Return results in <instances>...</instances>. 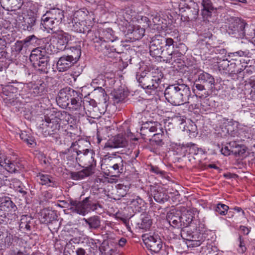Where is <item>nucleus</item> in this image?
Returning a JSON list of instances; mask_svg holds the SVG:
<instances>
[{"instance_id":"1","label":"nucleus","mask_w":255,"mask_h":255,"mask_svg":"<svg viewBox=\"0 0 255 255\" xmlns=\"http://www.w3.org/2000/svg\"><path fill=\"white\" fill-rule=\"evenodd\" d=\"M166 100L174 106H179L185 103L190 104L189 108L199 109L202 106L198 98L204 99L208 96L207 93L200 94L197 91L195 95L191 96V91L188 86L183 83H176L168 86L164 91Z\"/></svg>"},{"instance_id":"2","label":"nucleus","mask_w":255,"mask_h":255,"mask_svg":"<svg viewBox=\"0 0 255 255\" xmlns=\"http://www.w3.org/2000/svg\"><path fill=\"white\" fill-rule=\"evenodd\" d=\"M39 129L44 136L58 137L61 131L60 122L64 124H75L76 119L65 111H47L41 117Z\"/></svg>"},{"instance_id":"3","label":"nucleus","mask_w":255,"mask_h":255,"mask_svg":"<svg viewBox=\"0 0 255 255\" xmlns=\"http://www.w3.org/2000/svg\"><path fill=\"white\" fill-rule=\"evenodd\" d=\"M163 74L161 70L157 68L145 69L140 74H136V78L140 85L143 89L160 91L163 84H161Z\"/></svg>"},{"instance_id":"4","label":"nucleus","mask_w":255,"mask_h":255,"mask_svg":"<svg viewBox=\"0 0 255 255\" xmlns=\"http://www.w3.org/2000/svg\"><path fill=\"white\" fill-rule=\"evenodd\" d=\"M220 128L222 132L220 133L223 136L230 135L232 137H238V140H245L249 138L246 135L247 128L246 127L241 128V126L237 122L233 120H229L223 118L220 120Z\"/></svg>"},{"instance_id":"5","label":"nucleus","mask_w":255,"mask_h":255,"mask_svg":"<svg viewBox=\"0 0 255 255\" xmlns=\"http://www.w3.org/2000/svg\"><path fill=\"white\" fill-rule=\"evenodd\" d=\"M17 209L9 197L2 198L0 204V224H6L17 219Z\"/></svg>"},{"instance_id":"6","label":"nucleus","mask_w":255,"mask_h":255,"mask_svg":"<svg viewBox=\"0 0 255 255\" xmlns=\"http://www.w3.org/2000/svg\"><path fill=\"white\" fill-rule=\"evenodd\" d=\"M88 37L91 41L95 44L94 46L95 48L100 46L107 48V43L113 42L116 40L114 32L111 28L103 29L102 33L88 30Z\"/></svg>"},{"instance_id":"7","label":"nucleus","mask_w":255,"mask_h":255,"mask_svg":"<svg viewBox=\"0 0 255 255\" xmlns=\"http://www.w3.org/2000/svg\"><path fill=\"white\" fill-rule=\"evenodd\" d=\"M22 90L28 97H41L47 92V85L43 80L39 79L24 84Z\"/></svg>"},{"instance_id":"8","label":"nucleus","mask_w":255,"mask_h":255,"mask_svg":"<svg viewBox=\"0 0 255 255\" xmlns=\"http://www.w3.org/2000/svg\"><path fill=\"white\" fill-rule=\"evenodd\" d=\"M46 49H33L29 59L33 66L41 73H47V66L49 57L45 53Z\"/></svg>"},{"instance_id":"9","label":"nucleus","mask_w":255,"mask_h":255,"mask_svg":"<svg viewBox=\"0 0 255 255\" xmlns=\"http://www.w3.org/2000/svg\"><path fill=\"white\" fill-rule=\"evenodd\" d=\"M215 79L214 77L211 74L202 71V73L198 75V78L196 79L194 85L193 90L195 93L196 90L199 92L204 91L203 94L208 92L206 91L205 87H207L208 90L213 91L215 89ZM200 94H202L200 93Z\"/></svg>"},{"instance_id":"10","label":"nucleus","mask_w":255,"mask_h":255,"mask_svg":"<svg viewBox=\"0 0 255 255\" xmlns=\"http://www.w3.org/2000/svg\"><path fill=\"white\" fill-rule=\"evenodd\" d=\"M142 240L147 249L154 253H158L162 247V242L160 236L155 233L143 234Z\"/></svg>"},{"instance_id":"11","label":"nucleus","mask_w":255,"mask_h":255,"mask_svg":"<svg viewBox=\"0 0 255 255\" xmlns=\"http://www.w3.org/2000/svg\"><path fill=\"white\" fill-rule=\"evenodd\" d=\"M70 37L68 33L63 32L59 34L57 36H49L44 38V48H58L62 46H64V48H66Z\"/></svg>"},{"instance_id":"12","label":"nucleus","mask_w":255,"mask_h":255,"mask_svg":"<svg viewBox=\"0 0 255 255\" xmlns=\"http://www.w3.org/2000/svg\"><path fill=\"white\" fill-rule=\"evenodd\" d=\"M246 24L240 20L232 18L227 28V32L233 37L242 38L246 34Z\"/></svg>"},{"instance_id":"13","label":"nucleus","mask_w":255,"mask_h":255,"mask_svg":"<svg viewBox=\"0 0 255 255\" xmlns=\"http://www.w3.org/2000/svg\"><path fill=\"white\" fill-rule=\"evenodd\" d=\"M76 98L73 97V99L68 102V105L66 106L65 108H67L76 116L79 117L80 116H83L86 113L84 106L83 104L82 99V94L78 92Z\"/></svg>"},{"instance_id":"14","label":"nucleus","mask_w":255,"mask_h":255,"mask_svg":"<svg viewBox=\"0 0 255 255\" xmlns=\"http://www.w3.org/2000/svg\"><path fill=\"white\" fill-rule=\"evenodd\" d=\"M95 153L92 149L87 150L82 153L78 154L76 162L82 167H90L94 170L96 166V160L95 159Z\"/></svg>"},{"instance_id":"15","label":"nucleus","mask_w":255,"mask_h":255,"mask_svg":"<svg viewBox=\"0 0 255 255\" xmlns=\"http://www.w3.org/2000/svg\"><path fill=\"white\" fill-rule=\"evenodd\" d=\"M77 92L70 87H65L61 89L56 98L57 104L61 108L65 109L68 105V102L70 101L73 97L77 96Z\"/></svg>"},{"instance_id":"16","label":"nucleus","mask_w":255,"mask_h":255,"mask_svg":"<svg viewBox=\"0 0 255 255\" xmlns=\"http://www.w3.org/2000/svg\"><path fill=\"white\" fill-rule=\"evenodd\" d=\"M87 141L79 139L78 140L72 143V145L68 150L67 158L69 160L74 159L78 156V154L82 153L90 149L86 148L85 144H87Z\"/></svg>"},{"instance_id":"17","label":"nucleus","mask_w":255,"mask_h":255,"mask_svg":"<svg viewBox=\"0 0 255 255\" xmlns=\"http://www.w3.org/2000/svg\"><path fill=\"white\" fill-rule=\"evenodd\" d=\"M90 197L85 198L82 201L70 199L69 200L70 209L74 213L85 216L88 214V200Z\"/></svg>"},{"instance_id":"18","label":"nucleus","mask_w":255,"mask_h":255,"mask_svg":"<svg viewBox=\"0 0 255 255\" xmlns=\"http://www.w3.org/2000/svg\"><path fill=\"white\" fill-rule=\"evenodd\" d=\"M17 46H20V48H25L28 47L43 48L44 47L45 40L44 38L38 39L35 35H32L27 36L24 39L17 42Z\"/></svg>"},{"instance_id":"19","label":"nucleus","mask_w":255,"mask_h":255,"mask_svg":"<svg viewBox=\"0 0 255 255\" xmlns=\"http://www.w3.org/2000/svg\"><path fill=\"white\" fill-rule=\"evenodd\" d=\"M0 166L11 173L19 172L23 168L20 163L11 161L8 157L3 155L0 156Z\"/></svg>"},{"instance_id":"20","label":"nucleus","mask_w":255,"mask_h":255,"mask_svg":"<svg viewBox=\"0 0 255 255\" xmlns=\"http://www.w3.org/2000/svg\"><path fill=\"white\" fill-rule=\"evenodd\" d=\"M78 58H73L72 56L68 55L60 57L57 62V69L59 72H65L68 70Z\"/></svg>"},{"instance_id":"21","label":"nucleus","mask_w":255,"mask_h":255,"mask_svg":"<svg viewBox=\"0 0 255 255\" xmlns=\"http://www.w3.org/2000/svg\"><path fill=\"white\" fill-rule=\"evenodd\" d=\"M22 20L23 21L19 23V27L25 31L34 32L36 21V16L28 14L22 17Z\"/></svg>"},{"instance_id":"22","label":"nucleus","mask_w":255,"mask_h":255,"mask_svg":"<svg viewBox=\"0 0 255 255\" xmlns=\"http://www.w3.org/2000/svg\"><path fill=\"white\" fill-rule=\"evenodd\" d=\"M151 195L153 197L155 201L159 203H163L169 198L166 188L157 186L151 189Z\"/></svg>"},{"instance_id":"23","label":"nucleus","mask_w":255,"mask_h":255,"mask_svg":"<svg viewBox=\"0 0 255 255\" xmlns=\"http://www.w3.org/2000/svg\"><path fill=\"white\" fill-rule=\"evenodd\" d=\"M126 35L128 36L130 39L136 40L141 39L145 33V29L139 25H129L126 27Z\"/></svg>"},{"instance_id":"24","label":"nucleus","mask_w":255,"mask_h":255,"mask_svg":"<svg viewBox=\"0 0 255 255\" xmlns=\"http://www.w3.org/2000/svg\"><path fill=\"white\" fill-rule=\"evenodd\" d=\"M40 25L42 26L44 30L49 32L51 30L52 33H56L59 31V24L49 17H47L43 14L41 17Z\"/></svg>"},{"instance_id":"25","label":"nucleus","mask_w":255,"mask_h":255,"mask_svg":"<svg viewBox=\"0 0 255 255\" xmlns=\"http://www.w3.org/2000/svg\"><path fill=\"white\" fill-rule=\"evenodd\" d=\"M56 215L54 211L43 209L38 213V218L41 223L48 224L53 221L56 222Z\"/></svg>"},{"instance_id":"26","label":"nucleus","mask_w":255,"mask_h":255,"mask_svg":"<svg viewBox=\"0 0 255 255\" xmlns=\"http://www.w3.org/2000/svg\"><path fill=\"white\" fill-rule=\"evenodd\" d=\"M68 28L69 30L78 33H85L88 29L84 21H78L77 18L69 23Z\"/></svg>"},{"instance_id":"27","label":"nucleus","mask_w":255,"mask_h":255,"mask_svg":"<svg viewBox=\"0 0 255 255\" xmlns=\"http://www.w3.org/2000/svg\"><path fill=\"white\" fill-rule=\"evenodd\" d=\"M93 170L90 167H85L84 169L77 172H71V178L75 180H80L88 177L93 173Z\"/></svg>"},{"instance_id":"28","label":"nucleus","mask_w":255,"mask_h":255,"mask_svg":"<svg viewBox=\"0 0 255 255\" xmlns=\"http://www.w3.org/2000/svg\"><path fill=\"white\" fill-rule=\"evenodd\" d=\"M63 13V11L59 8H52L47 11L44 14L46 18L49 17L60 24L64 18Z\"/></svg>"},{"instance_id":"29","label":"nucleus","mask_w":255,"mask_h":255,"mask_svg":"<svg viewBox=\"0 0 255 255\" xmlns=\"http://www.w3.org/2000/svg\"><path fill=\"white\" fill-rule=\"evenodd\" d=\"M166 219L169 224L175 228H181V217L180 213L175 214L174 211L167 213Z\"/></svg>"},{"instance_id":"30","label":"nucleus","mask_w":255,"mask_h":255,"mask_svg":"<svg viewBox=\"0 0 255 255\" xmlns=\"http://www.w3.org/2000/svg\"><path fill=\"white\" fill-rule=\"evenodd\" d=\"M36 179L38 182L42 185L54 187L55 182L53 178L50 175L38 173L36 175Z\"/></svg>"},{"instance_id":"31","label":"nucleus","mask_w":255,"mask_h":255,"mask_svg":"<svg viewBox=\"0 0 255 255\" xmlns=\"http://www.w3.org/2000/svg\"><path fill=\"white\" fill-rule=\"evenodd\" d=\"M127 141L125 137L121 134L115 136L112 142H109L106 146L111 148H118L126 146Z\"/></svg>"},{"instance_id":"32","label":"nucleus","mask_w":255,"mask_h":255,"mask_svg":"<svg viewBox=\"0 0 255 255\" xmlns=\"http://www.w3.org/2000/svg\"><path fill=\"white\" fill-rule=\"evenodd\" d=\"M130 207L135 213L141 212L145 210V202L139 197L133 199L129 203Z\"/></svg>"},{"instance_id":"33","label":"nucleus","mask_w":255,"mask_h":255,"mask_svg":"<svg viewBox=\"0 0 255 255\" xmlns=\"http://www.w3.org/2000/svg\"><path fill=\"white\" fill-rule=\"evenodd\" d=\"M145 127L143 128L142 127L141 129V131L143 132L146 133V131H144ZM148 130V131L150 132H156V133H154L153 134V136H155L156 135H160L162 136V134L163 133V128L162 127V125L159 124L158 122H155L153 123H151V125L149 126L148 125L147 127H146V130Z\"/></svg>"},{"instance_id":"34","label":"nucleus","mask_w":255,"mask_h":255,"mask_svg":"<svg viewBox=\"0 0 255 255\" xmlns=\"http://www.w3.org/2000/svg\"><path fill=\"white\" fill-rule=\"evenodd\" d=\"M130 188V185H124V184H118L116 186L115 199L119 200L122 197L125 196L128 193Z\"/></svg>"},{"instance_id":"35","label":"nucleus","mask_w":255,"mask_h":255,"mask_svg":"<svg viewBox=\"0 0 255 255\" xmlns=\"http://www.w3.org/2000/svg\"><path fill=\"white\" fill-rule=\"evenodd\" d=\"M202 5L203 7L202 15L204 19H207L211 16L212 11L214 9L211 0H202Z\"/></svg>"},{"instance_id":"36","label":"nucleus","mask_w":255,"mask_h":255,"mask_svg":"<svg viewBox=\"0 0 255 255\" xmlns=\"http://www.w3.org/2000/svg\"><path fill=\"white\" fill-rule=\"evenodd\" d=\"M32 219L31 217L23 215L21 216L20 223L19 228L21 230L25 231H29L31 230V225H32L31 221Z\"/></svg>"},{"instance_id":"37","label":"nucleus","mask_w":255,"mask_h":255,"mask_svg":"<svg viewBox=\"0 0 255 255\" xmlns=\"http://www.w3.org/2000/svg\"><path fill=\"white\" fill-rule=\"evenodd\" d=\"M110 167L114 170V173L116 176H119L120 174L123 172L124 170V162L121 157L118 158L115 161H113L112 165Z\"/></svg>"},{"instance_id":"38","label":"nucleus","mask_w":255,"mask_h":255,"mask_svg":"<svg viewBox=\"0 0 255 255\" xmlns=\"http://www.w3.org/2000/svg\"><path fill=\"white\" fill-rule=\"evenodd\" d=\"M152 224L151 217L147 214L142 215L141 222L138 223L137 226L140 229L147 231L150 229Z\"/></svg>"},{"instance_id":"39","label":"nucleus","mask_w":255,"mask_h":255,"mask_svg":"<svg viewBox=\"0 0 255 255\" xmlns=\"http://www.w3.org/2000/svg\"><path fill=\"white\" fill-rule=\"evenodd\" d=\"M13 236L8 232L3 233V237L0 238V246L1 248H9L12 244Z\"/></svg>"},{"instance_id":"40","label":"nucleus","mask_w":255,"mask_h":255,"mask_svg":"<svg viewBox=\"0 0 255 255\" xmlns=\"http://www.w3.org/2000/svg\"><path fill=\"white\" fill-rule=\"evenodd\" d=\"M19 136L20 139L29 147H32L36 144L34 137L30 133L26 131H22Z\"/></svg>"},{"instance_id":"41","label":"nucleus","mask_w":255,"mask_h":255,"mask_svg":"<svg viewBox=\"0 0 255 255\" xmlns=\"http://www.w3.org/2000/svg\"><path fill=\"white\" fill-rule=\"evenodd\" d=\"M178 146L181 148H188V149H185V151L188 152L189 154H192L194 155L198 154L199 152H202V149L201 148H198L195 144L192 143H188L186 144H179Z\"/></svg>"},{"instance_id":"42","label":"nucleus","mask_w":255,"mask_h":255,"mask_svg":"<svg viewBox=\"0 0 255 255\" xmlns=\"http://www.w3.org/2000/svg\"><path fill=\"white\" fill-rule=\"evenodd\" d=\"M181 217V228H185L189 226L193 221V216L191 212L187 211L184 214L180 215Z\"/></svg>"},{"instance_id":"43","label":"nucleus","mask_w":255,"mask_h":255,"mask_svg":"<svg viewBox=\"0 0 255 255\" xmlns=\"http://www.w3.org/2000/svg\"><path fill=\"white\" fill-rule=\"evenodd\" d=\"M85 221L91 229H98L101 225L100 218L98 216H94L87 219H85Z\"/></svg>"},{"instance_id":"44","label":"nucleus","mask_w":255,"mask_h":255,"mask_svg":"<svg viewBox=\"0 0 255 255\" xmlns=\"http://www.w3.org/2000/svg\"><path fill=\"white\" fill-rule=\"evenodd\" d=\"M231 145L232 146V154L236 156H241L245 153L246 150L245 147L238 144L236 141H231Z\"/></svg>"},{"instance_id":"45","label":"nucleus","mask_w":255,"mask_h":255,"mask_svg":"<svg viewBox=\"0 0 255 255\" xmlns=\"http://www.w3.org/2000/svg\"><path fill=\"white\" fill-rule=\"evenodd\" d=\"M165 44V38L157 35L153 37L150 43V48L151 47H156L157 48H163Z\"/></svg>"},{"instance_id":"46","label":"nucleus","mask_w":255,"mask_h":255,"mask_svg":"<svg viewBox=\"0 0 255 255\" xmlns=\"http://www.w3.org/2000/svg\"><path fill=\"white\" fill-rule=\"evenodd\" d=\"M244 49V51L239 50L237 52L230 53L229 56L233 60H237V58L240 57H251V54L249 50L247 49Z\"/></svg>"},{"instance_id":"47","label":"nucleus","mask_w":255,"mask_h":255,"mask_svg":"<svg viewBox=\"0 0 255 255\" xmlns=\"http://www.w3.org/2000/svg\"><path fill=\"white\" fill-rule=\"evenodd\" d=\"M1 1L2 3L14 9L20 8L23 3V0H1Z\"/></svg>"},{"instance_id":"48","label":"nucleus","mask_w":255,"mask_h":255,"mask_svg":"<svg viewBox=\"0 0 255 255\" xmlns=\"http://www.w3.org/2000/svg\"><path fill=\"white\" fill-rule=\"evenodd\" d=\"M81 244H83V246L87 247L90 249L94 250L97 248V245L95 241L90 237H85L82 238Z\"/></svg>"},{"instance_id":"49","label":"nucleus","mask_w":255,"mask_h":255,"mask_svg":"<svg viewBox=\"0 0 255 255\" xmlns=\"http://www.w3.org/2000/svg\"><path fill=\"white\" fill-rule=\"evenodd\" d=\"M229 209V207L228 206L219 203L216 205L214 211L216 214L221 216H224L227 215Z\"/></svg>"},{"instance_id":"50","label":"nucleus","mask_w":255,"mask_h":255,"mask_svg":"<svg viewBox=\"0 0 255 255\" xmlns=\"http://www.w3.org/2000/svg\"><path fill=\"white\" fill-rule=\"evenodd\" d=\"M172 59H171V62L172 64L174 63L182 64L183 62V59L184 55L183 54L178 51L177 50H172Z\"/></svg>"},{"instance_id":"51","label":"nucleus","mask_w":255,"mask_h":255,"mask_svg":"<svg viewBox=\"0 0 255 255\" xmlns=\"http://www.w3.org/2000/svg\"><path fill=\"white\" fill-rule=\"evenodd\" d=\"M53 195L51 192L48 191H44L41 192L38 196V199L40 204H43L45 202L48 201L52 199Z\"/></svg>"},{"instance_id":"52","label":"nucleus","mask_w":255,"mask_h":255,"mask_svg":"<svg viewBox=\"0 0 255 255\" xmlns=\"http://www.w3.org/2000/svg\"><path fill=\"white\" fill-rule=\"evenodd\" d=\"M229 62L227 59L220 60L217 62V64L215 65L220 72H225L227 70L229 67Z\"/></svg>"},{"instance_id":"53","label":"nucleus","mask_w":255,"mask_h":255,"mask_svg":"<svg viewBox=\"0 0 255 255\" xmlns=\"http://www.w3.org/2000/svg\"><path fill=\"white\" fill-rule=\"evenodd\" d=\"M114 100L115 103H119L123 101L126 98L125 92L122 90H117L113 94Z\"/></svg>"},{"instance_id":"54","label":"nucleus","mask_w":255,"mask_h":255,"mask_svg":"<svg viewBox=\"0 0 255 255\" xmlns=\"http://www.w3.org/2000/svg\"><path fill=\"white\" fill-rule=\"evenodd\" d=\"M172 49H163L162 54H161V60L171 62L172 59Z\"/></svg>"},{"instance_id":"55","label":"nucleus","mask_w":255,"mask_h":255,"mask_svg":"<svg viewBox=\"0 0 255 255\" xmlns=\"http://www.w3.org/2000/svg\"><path fill=\"white\" fill-rule=\"evenodd\" d=\"M135 6H136L134 5L133 8H130L129 7H126L124 10V15L125 16H126L127 18H129L130 16H132L135 13L139 11V9L138 8H136Z\"/></svg>"},{"instance_id":"56","label":"nucleus","mask_w":255,"mask_h":255,"mask_svg":"<svg viewBox=\"0 0 255 255\" xmlns=\"http://www.w3.org/2000/svg\"><path fill=\"white\" fill-rule=\"evenodd\" d=\"M88 213L91 211H95L98 209V208H101L102 206L98 203H94L90 201V199L88 200Z\"/></svg>"},{"instance_id":"57","label":"nucleus","mask_w":255,"mask_h":255,"mask_svg":"<svg viewBox=\"0 0 255 255\" xmlns=\"http://www.w3.org/2000/svg\"><path fill=\"white\" fill-rule=\"evenodd\" d=\"M221 151L222 153L225 156H228L232 154V146L231 145V141L227 143L224 146H223L221 148Z\"/></svg>"},{"instance_id":"58","label":"nucleus","mask_w":255,"mask_h":255,"mask_svg":"<svg viewBox=\"0 0 255 255\" xmlns=\"http://www.w3.org/2000/svg\"><path fill=\"white\" fill-rule=\"evenodd\" d=\"M82 238L80 237H72L71 238H65V243H66V247H68L70 245H72V244H79L81 243Z\"/></svg>"},{"instance_id":"59","label":"nucleus","mask_w":255,"mask_h":255,"mask_svg":"<svg viewBox=\"0 0 255 255\" xmlns=\"http://www.w3.org/2000/svg\"><path fill=\"white\" fill-rule=\"evenodd\" d=\"M10 23L9 21L1 19L0 20V33H5L9 27H10Z\"/></svg>"},{"instance_id":"60","label":"nucleus","mask_w":255,"mask_h":255,"mask_svg":"<svg viewBox=\"0 0 255 255\" xmlns=\"http://www.w3.org/2000/svg\"><path fill=\"white\" fill-rule=\"evenodd\" d=\"M239 241L240 242L238 251L240 254H244L247 250V248L245 246V243L243 238L240 236L239 238Z\"/></svg>"},{"instance_id":"61","label":"nucleus","mask_w":255,"mask_h":255,"mask_svg":"<svg viewBox=\"0 0 255 255\" xmlns=\"http://www.w3.org/2000/svg\"><path fill=\"white\" fill-rule=\"evenodd\" d=\"M23 183L19 180L16 178H13L10 181V187L13 188L15 190H17V188H19V187Z\"/></svg>"},{"instance_id":"62","label":"nucleus","mask_w":255,"mask_h":255,"mask_svg":"<svg viewBox=\"0 0 255 255\" xmlns=\"http://www.w3.org/2000/svg\"><path fill=\"white\" fill-rule=\"evenodd\" d=\"M150 49V50H149L150 55L152 57H155L156 58H161V54H162V49Z\"/></svg>"},{"instance_id":"63","label":"nucleus","mask_w":255,"mask_h":255,"mask_svg":"<svg viewBox=\"0 0 255 255\" xmlns=\"http://www.w3.org/2000/svg\"><path fill=\"white\" fill-rule=\"evenodd\" d=\"M199 9L198 8H193L190 9L189 13L188 15L189 18L191 19H196L198 15Z\"/></svg>"},{"instance_id":"64","label":"nucleus","mask_w":255,"mask_h":255,"mask_svg":"<svg viewBox=\"0 0 255 255\" xmlns=\"http://www.w3.org/2000/svg\"><path fill=\"white\" fill-rule=\"evenodd\" d=\"M150 171L153 173H154L156 174H159L161 176H164L165 174V172L162 170H161L159 167L151 165L150 166Z\"/></svg>"}]
</instances>
